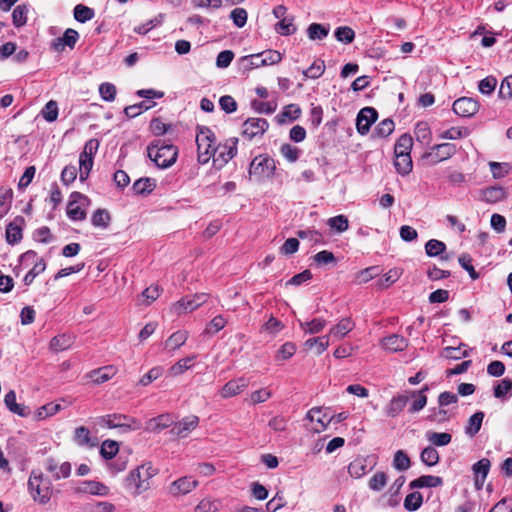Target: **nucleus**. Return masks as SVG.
Segmentation results:
<instances>
[{
    "label": "nucleus",
    "mask_w": 512,
    "mask_h": 512,
    "mask_svg": "<svg viewBox=\"0 0 512 512\" xmlns=\"http://www.w3.org/2000/svg\"><path fill=\"white\" fill-rule=\"evenodd\" d=\"M157 474V469L151 463L142 464L128 474L125 487L133 495H140L150 489V480Z\"/></svg>",
    "instance_id": "f257e3e1"
},
{
    "label": "nucleus",
    "mask_w": 512,
    "mask_h": 512,
    "mask_svg": "<svg viewBox=\"0 0 512 512\" xmlns=\"http://www.w3.org/2000/svg\"><path fill=\"white\" fill-rule=\"evenodd\" d=\"M147 156L160 169L171 167L177 160L178 148L162 140H155L147 147Z\"/></svg>",
    "instance_id": "f03ea898"
},
{
    "label": "nucleus",
    "mask_w": 512,
    "mask_h": 512,
    "mask_svg": "<svg viewBox=\"0 0 512 512\" xmlns=\"http://www.w3.org/2000/svg\"><path fill=\"white\" fill-rule=\"evenodd\" d=\"M28 491L32 499L39 504H47L53 494V486L48 477L40 470L33 469L28 479Z\"/></svg>",
    "instance_id": "7ed1b4c3"
},
{
    "label": "nucleus",
    "mask_w": 512,
    "mask_h": 512,
    "mask_svg": "<svg viewBox=\"0 0 512 512\" xmlns=\"http://www.w3.org/2000/svg\"><path fill=\"white\" fill-rule=\"evenodd\" d=\"M197 129V160L200 164H206L212 156L216 155V137L212 130L206 126H199Z\"/></svg>",
    "instance_id": "20e7f679"
},
{
    "label": "nucleus",
    "mask_w": 512,
    "mask_h": 512,
    "mask_svg": "<svg viewBox=\"0 0 512 512\" xmlns=\"http://www.w3.org/2000/svg\"><path fill=\"white\" fill-rule=\"evenodd\" d=\"M97 423L101 427L110 429L119 428L124 433L141 428V423L138 420L125 414L119 413L101 416L98 418Z\"/></svg>",
    "instance_id": "39448f33"
},
{
    "label": "nucleus",
    "mask_w": 512,
    "mask_h": 512,
    "mask_svg": "<svg viewBox=\"0 0 512 512\" xmlns=\"http://www.w3.org/2000/svg\"><path fill=\"white\" fill-rule=\"evenodd\" d=\"M20 265L25 269L29 268L23 279L26 286L31 285L34 278L44 272L46 268L44 259L39 258L37 253L33 250H29L20 256Z\"/></svg>",
    "instance_id": "423d86ee"
},
{
    "label": "nucleus",
    "mask_w": 512,
    "mask_h": 512,
    "mask_svg": "<svg viewBox=\"0 0 512 512\" xmlns=\"http://www.w3.org/2000/svg\"><path fill=\"white\" fill-rule=\"evenodd\" d=\"M90 204V199L80 192H73L70 195L66 213L73 221H82L86 218L85 208Z\"/></svg>",
    "instance_id": "0eeeda50"
},
{
    "label": "nucleus",
    "mask_w": 512,
    "mask_h": 512,
    "mask_svg": "<svg viewBox=\"0 0 512 512\" xmlns=\"http://www.w3.org/2000/svg\"><path fill=\"white\" fill-rule=\"evenodd\" d=\"M457 151L456 145L453 143L436 144L423 155V158L431 165H436L442 161L451 158Z\"/></svg>",
    "instance_id": "6e6552de"
},
{
    "label": "nucleus",
    "mask_w": 512,
    "mask_h": 512,
    "mask_svg": "<svg viewBox=\"0 0 512 512\" xmlns=\"http://www.w3.org/2000/svg\"><path fill=\"white\" fill-rule=\"evenodd\" d=\"M276 169L275 162L272 158L264 155L255 157L249 168V174L258 178L271 177Z\"/></svg>",
    "instance_id": "1a4fd4ad"
},
{
    "label": "nucleus",
    "mask_w": 512,
    "mask_h": 512,
    "mask_svg": "<svg viewBox=\"0 0 512 512\" xmlns=\"http://www.w3.org/2000/svg\"><path fill=\"white\" fill-rule=\"evenodd\" d=\"M378 113L373 107L362 108L356 118V128L359 134L366 135L371 125L377 120Z\"/></svg>",
    "instance_id": "9d476101"
},
{
    "label": "nucleus",
    "mask_w": 512,
    "mask_h": 512,
    "mask_svg": "<svg viewBox=\"0 0 512 512\" xmlns=\"http://www.w3.org/2000/svg\"><path fill=\"white\" fill-rule=\"evenodd\" d=\"M207 300L206 293H199L193 296H186L176 302L173 306L174 311L177 314H181L182 312H191L205 303Z\"/></svg>",
    "instance_id": "9b49d317"
},
{
    "label": "nucleus",
    "mask_w": 512,
    "mask_h": 512,
    "mask_svg": "<svg viewBox=\"0 0 512 512\" xmlns=\"http://www.w3.org/2000/svg\"><path fill=\"white\" fill-rule=\"evenodd\" d=\"M269 127V123L264 118H249L243 123V136L252 139L263 135Z\"/></svg>",
    "instance_id": "f8f14e48"
},
{
    "label": "nucleus",
    "mask_w": 512,
    "mask_h": 512,
    "mask_svg": "<svg viewBox=\"0 0 512 512\" xmlns=\"http://www.w3.org/2000/svg\"><path fill=\"white\" fill-rule=\"evenodd\" d=\"M453 111L461 117H472L479 110V103L470 97H461L454 101Z\"/></svg>",
    "instance_id": "ddd939ff"
},
{
    "label": "nucleus",
    "mask_w": 512,
    "mask_h": 512,
    "mask_svg": "<svg viewBox=\"0 0 512 512\" xmlns=\"http://www.w3.org/2000/svg\"><path fill=\"white\" fill-rule=\"evenodd\" d=\"M237 138H230L223 145H219L216 147V157L214 158V163L220 162V167L228 163L229 160L235 157L237 154Z\"/></svg>",
    "instance_id": "4468645a"
},
{
    "label": "nucleus",
    "mask_w": 512,
    "mask_h": 512,
    "mask_svg": "<svg viewBox=\"0 0 512 512\" xmlns=\"http://www.w3.org/2000/svg\"><path fill=\"white\" fill-rule=\"evenodd\" d=\"M199 424V418L190 415L175 423L171 429V434L178 437H186Z\"/></svg>",
    "instance_id": "2eb2a0df"
},
{
    "label": "nucleus",
    "mask_w": 512,
    "mask_h": 512,
    "mask_svg": "<svg viewBox=\"0 0 512 512\" xmlns=\"http://www.w3.org/2000/svg\"><path fill=\"white\" fill-rule=\"evenodd\" d=\"M78 39L79 33L72 28H68L65 30L62 37L53 40L51 47L57 52L63 51L65 46H68L70 49H73Z\"/></svg>",
    "instance_id": "dca6fc26"
},
{
    "label": "nucleus",
    "mask_w": 512,
    "mask_h": 512,
    "mask_svg": "<svg viewBox=\"0 0 512 512\" xmlns=\"http://www.w3.org/2000/svg\"><path fill=\"white\" fill-rule=\"evenodd\" d=\"M45 468L48 472L52 473L55 480L68 478L71 474V464L69 462H64L59 466L53 457L46 459Z\"/></svg>",
    "instance_id": "f3484780"
},
{
    "label": "nucleus",
    "mask_w": 512,
    "mask_h": 512,
    "mask_svg": "<svg viewBox=\"0 0 512 512\" xmlns=\"http://www.w3.org/2000/svg\"><path fill=\"white\" fill-rule=\"evenodd\" d=\"M409 396L406 394H398L392 397L389 403L385 406L384 412L387 417H397L405 408L409 401Z\"/></svg>",
    "instance_id": "a211bd4d"
},
{
    "label": "nucleus",
    "mask_w": 512,
    "mask_h": 512,
    "mask_svg": "<svg viewBox=\"0 0 512 512\" xmlns=\"http://www.w3.org/2000/svg\"><path fill=\"white\" fill-rule=\"evenodd\" d=\"M198 485L196 480L192 477H181L176 481L172 482L169 492L173 496L185 495L195 489Z\"/></svg>",
    "instance_id": "6ab92c4d"
},
{
    "label": "nucleus",
    "mask_w": 512,
    "mask_h": 512,
    "mask_svg": "<svg viewBox=\"0 0 512 512\" xmlns=\"http://www.w3.org/2000/svg\"><path fill=\"white\" fill-rule=\"evenodd\" d=\"M248 386V380L244 377L228 381L221 389L223 398H230L240 394Z\"/></svg>",
    "instance_id": "aec40b11"
},
{
    "label": "nucleus",
    "mask_w": 512,
    "mask_h": 512,
    "mask_svg": "<svg viewBox=\"0 0 512 512\" xmlns=\"http://www.w3.org/2000/svg\"><path fill=\"white\" fill-rule=\"evenodd\" d=\"M24 223L23 217H17L11 223L6 226V241L7 243L14 245L22 239V224Z\"/></svg>",
    "instance_id": "412c9836"
},
{
    "label": "nucleus",
    "mask_w": 512,
    "mask_h": 512,
    "mask_svg": "<svg viewBox=\"0 0 512 512\" xmlns=\"http://www.w3.org/2000/svg\"><path fill=\"white\" fill-rule=\"evenodd\" d=\"M4 403L8 410L21 417H26L30 414V409L23 404L16 402V393L14 390H10L4 397Z\"/></svg>",
    "instance_id": "4be33fe9"
},
{
    "label": "nucleus",
    "mask_w": 512,
    "mask_h": 512,
    "mask_svg": "<svg viewBox=\"0 0 512 512\" xmlns=\"http://www.w3.org/2000/svg\"><path fill=\"white\" fill-rule=\"evenodd\" d=\"M382 346L391 352H399L407 348L408 340L401 335L392 334L383 338Z\"/></svg>",
    "instance_id": "5701e85b"
},
{
    "label": "nucleus",
    "mask_w": 512,
    "mask_h": 512,
    "mask_svg": "<svg viewBox=\"0 0 512 512\" xmlns=\"http://www.w3.org/2000/svg\"><path fill=\"white\" fill-rule=\"evenodd\" d=\"M355 327V323L351 318H343L336 325H334L329 331V337L336 339H342Z\"/></svg>",
    "instance_id": "b1692460"
},
{
    "label": "nucleus",
    "mask_w": 512,
    "mask_h": 512,
    "mask_svg": "<svg viewBox=\"0 0 512 512\" xmlns=\"http://www.w3.org/2000/svg\"><path fill=\"white\" fill-rule=\"evenodd\" d=\"M443 485V479L439 476L433 475H422L409 483L410 489L417 488H432L439 487Z\"/></svg>",
    "instance_id": "393cba45"
},
{
    "label": "nucleus",
    "mask_w": 512,
    "mask_h": 512,
    "mask_svg": "<svg viewBox=\"0 0 512 512\" xmlns=\"http://www.w3.org/2000/svg\"><path fill=\"white\" fill-rule=\"evenodd\" d=\"M78 492L105 496L108 493V487L101 482L86 480L81 483Z\"/></svg>",
    "instance_id": "a878e982"
},
{
    "label": "nucleus",
    "mask_w": 512,
    "mask_h": 512,
    "mask_svg": "<svg viewBox=\"0 0 512 512\" xmlns=\"http://www.w3.org/2000/svg\"><path fill=\"white\" fill-rule=\"evenodd\" d=\"M308 417L311 421H316L320 425V428L315 429L318 432L325 430L330 422L334 419V416H331V414L326 412L323 413L321 408L318 407L310 409L308 412Z\"/></svg>",
    "instance_id": "bb28decb"
},
{
    "label": "nucleus",
    "mask_w": 512,
    "mask_h": 512,
    "mask_svg": "<svg viewBox=\"0 0 512 512\" xmlns=\"http://www.w3.org/2000/svg\"><path fill=\"white\" fill-rule=\"evenodd\" d=\"M115 368L113 366H104L89 372L88 377L95 384H102L115 375Z\"/></svg>",
    "instance_id": "cd10ccee"
},
{
    "label": "nucleus",
    "mask_w": 512,
    "mask_h": 512,
    "mask_svg": "<svg viewBox=\"0 0 512 512\" xmlns=\"http://www.w3.org/2000/svg\"><path fill=\"white\" fill-rule=\"evenodd\" d=\"M485 414L483 411H477L468 419L465 426V434L470 438L475 437L481 429Z\"/></svg>",
    "instance_id": "c85d7f7f"
},
{
    "label": "nucleus",
    "mask_w": 512,
    "mask_h": 512,
    "mask_svg": "<svg viewBox=\"0 0 512 512\" xmlns=\"http://www.w3.org/2000/svg\"><path fill=\"white\" fill-rule=\"evenodd\" d=\"M156 188V181L153 178L143 177L136 180L132 190L136 195H148Z\"/></svg>",
    "instance_id": "c756f323"
},
{
    "label": "nucleus",
    "mask_w": 512,
    "mask_h": 512,
    "mask_svg": "<svg viewBox=\"0 0 512 512\" xmlns=\"http://www.w3.org/2000/svg\"><path fill=\"white\" fill-rule=\"evenodd\" d=\"M507 192L499 186H491L482 190V199L487 203H497L506 198Z\"/></svg>",
    "instance_id": "7c9ffc66"
},
{
    "label": "nucleus",
    "mask_w": 512,
    "mask_h": 512,
    "mask_svg": "<svg viewBox=\"0 0 512 512\" xmlns=\"http://www.w3.org/2000/svg\"><path fill=\"white\" fill-rule=\"evenodd\" d=\"M382 271L383 270L380 266H371V267L365 268L356 274L355 284L356 285L366 284L370 280L380 276Z\"/></svg>",
    "instance_id": "2f4dec72"
},
{
    "label": "nucleus",
    "mask_w": 512,
    "mask_h": 512,
    "mask_svg": "<svg viewBox=\"0 0 512 512\" xmlns=\"http://www.w3.org/2000/svg\"><path fill=\"white\" fill-rule=\"evenodd\" d=\"M74 441L79 446L94 447L96 445L95 439L90 437V431L84 426H80L74 431Z\"/></svg>",
    "instance_id": "473e14b6"
},
{
    "label": "nucleus",
    "mask_w": 512,
    "mask_h": 512,
    "mask_svg": "<svg viewBox=\"0 0 512 512\" xmlns=\"http://www.w3.org/2000/svg\"><path fill=\"white\" fill-rule=\"evenodd\" d=\"M301 114V109L296 104H290L284 107L283 111L276 116L278 123L283 124L287 121L296 120Z\"/></svg>",
    "instance_id": "72a5a7b5"
},
{
    "label": "nucleus",
    "mask_w": 512,
    "mask_h": 512,
    "mask_svg": "<svg viewBox=\"0 0 512 512\" xmlns=\"http://www.w3.org/2000/svg\"><path fill=\"white\" fill-rule=\"evenodd\" d=\"M394 166L400 175H408L413 167L411 155H395Z\"/></svg>",
    "instance_id": "f704fd0d"
},
{
    "label": "nucleus",
    "mask_w": 512,
    "mask_h": 512,
    "mask_svg": "<svg viewBox=\"0 0 512 512\" xmlns=\"http://www.w3.org/2000/svg\"><path fill=\"white\" fill-rule=\"evenodd\" d=\"M304 345L307 350H312L315 348L316 353L321 354L329 346V336L324 335L320 337L309 338L308 340L305 341Z\"/></svg>",
    "instance_id": "c9c22d12"
},
{
    "label": "nucleus",
    "mask_w": 512,
    "mask_h": 512,
    "mask_svg": "<svg viewBox=\"0 0 512 512\" xmlns=\"http://www.w3.org/2000/svg\"><path fill=\"white\" fill-rule=\"evenodd\" d=\"M188 338V332L185 330H179L174 332L165 342V348L172 351L181 347Z\"/></svg>",
    "instance_id": "e433bc0d"
},
{
    "label": "nucleus",
    "mask_w": 512,
    "mask_h": 512,
    "mask_svg": "<svg viewBox=\"0 0 512 512\" xmlns=\"http://www.w3.org/2000/svg\"><path fill=\"white\" fill-rule=\"evenodd\" d=\"M413 146V139L408 134L401 135L394 148L395 155H410Z\"/></svg>",
    "instance_id": "4c0bfd02"
},
{
    "label": "nucleus",
    "mask_w": 512,
    "mask_h": 512,
    "mask_svg": "<svg viewBox=\"0 0 512 512\" xmlns=\"http://www.w3.org/2000/svg\"><path fill=\"white\" fill-rule=\"evenodd\" d=\"M249 58L259 59L261 58V64L265 65H273L277 64L282 60V55L280 52L276 50H267L260 54L251 55Z\"/></svg>",
    "instance_id": "58836bf2"
},
{
    "label": "nucleus",
    "mask_w": 512,
    "mask_h": 512,
    "mask_svg": "<svg viewBox=\"0 0 512 512\" xmlns=\"http://www.w3.org/2000/svg\"><path fill=\"white\" fill-rule=\"evenodd\" d=\"M329 34V27L319 23H312L307 28V36L310 40H322Z\"/></svg>",
    "instance_id": "ea45409f"
},
{
    "label": "nucleus",
    "mask_w": 512,
    "mask_h": 512,
    "mask_svg": "<svg viewBox=\"0 0 512 512\" xmlns=\"http://www.w3.org/2000/svg\"><path fill=\"white\" fill-rule=\"evenodd\" d=\"M348 472L353 478H361L367 473V463L364 458L354 459L348 466Z\"/></svg>",
    "instance_id": "a19ab883"
},
{
    "label": "nucleus",
    "mask_w": 512,
    "mask_h": 512,
    "mask_svg": "<svg viewBox=\"0 0 512 512\" xmlns=\"http://www.w3.org/2000/svg\"><path fill=\"white\" fill-rule=\"evenodd\" d=\"M395 125L393 120L387 118L382 120L373 130L372 136L375 138H385L394 131Z\"/></svg>",
    "instance_id": "79ce46f5"
},
{
    "label": "nucleus",
    "mask_w": 512,
    "mask_h": 512,
    "mask_svg": "<svg viewBox=\"0 0 512 512\" xmlns=\"http://www.w3.org/2000/svg\"><path fill=\"white\" fill-rule=\"evenodd\" d=\"M74 18L80 23H85L94 18L95 12L92 8L83 4H77L73 10Z\"/></svg>",
    "instance_id": "37998d69"
},
{
    "label": "nucleus",
    "mask_w": 512,
    "mask_h": 512,
    "mask_svg": "<svg viewBox=\"0 0 512 512\" xmlns=\"http://www.w3.org/2000/svg\"><path fill=\"white\" fill-rule=\"evenodd\" d=\"M294 18L293 17H286L284 19H281L276 25L275 30L277 33L283 36L292 35L296 32V26L293 23Z\"/></svg>",
    "instance_id": "c03bdc74"
},
{
    "label": "nucleus",
    "mask_w": 512,
    "mask_h": 512,
    "mask_svg": "<svg viewBox=\"0 0 512 512\" xmlns=\"http://www.w3.org/2000/svg\"><path fill=\"white\" fill-rule=\"evenodd\" d=\"M427 440L435 446H446L452 440V435L446 432H427L426 433Z\"/></svg>",
    "instance_id": "a18cd8bd"
},
{
    "label": "nucleus",
    "mask_w": 512,
    "mask_h": 512,
    "mask_svg": "<svg viewBox=\"0 0 512 512\" xmlns=\"http://www.w3.org/2000/svg\"><path fill=\"white\" fill-rule=\"evenodd\" d=\"M420 459L425 465L432 467L439 462L440 457L438 451L434 447L428 446L422 450Z\"/></svg>",
    "instance_id": "49530a36"
},
{
    "label": "nucleus",
    "mask_w": 512,
    "mask_h": 512,
    "mask_svg": "<svg viewBox=\"0 0 512 512\" xmlns=\"http://www.w3.org/2000/svg\"><path fill=\"white\" fill-rule=\"evenodd\" d=\"M423 504V496L420 492L415 491L408 494L404 500V508L408 511H416Z\"/></svg>",
    "instance_id": "de8ad7c7"
},
{
    "label": "nucleus",
    "mask_w": 512,
    "mask_h": 512,
    "mask_svg": "<svg viewBox=\"0 0 512 512\" xmlns=\"http://www.w3.org/2000/svg\"><path fill=\"white\" fill-rule=\"evenodd\" d=\"M325 71V63L323 60L314 61L306 70L303 71V75L306 78L318 79L323 75Z\"/></svg>",
    "instance_id": "09e8293b"
},
{
    "label": "nucleus",
    "mask_w": 512,
    "mask_h": 512,
    "mask_svg": "<svg viewBox=\"0 0 512 512\" xmlns=\"http://www.w3.org/2000/svg\"><path fill=\"white\" fill-rule=\"evenodd\" d=\"M159 296V290H142L135 298V302L137 306H148Z\"/></svg>",
    "instance_id": "8fccbe9b"
},
{
    "label": "nucleus",
    "mask_w": 512,
    "mask_h": 512,
    "mask_svg": "<svg viewBox=\"0 0 512 512\" xmlns=\"http://www.w3.org/2000/svg\"><path fill=\"white\" fill-rule=\"evenodd\" d=\"M109 222L110 215L105 209H97L91 217V223L95 227L107 228Z\"/></svg>",
    "instance_id": "3c124183"
},
{
    "label": "nucleus",
    "mask_w": 512,
    "mask_h": 512,
    "mask_svg": "<svg viewBox=\"0 0 512 512\" xmlns=\"http://www.w3.org/2000/svg\"><path fill=\"white\" fill-rule=\"evenodd\" d=\"M388 477L386 473L379 471L376 472L369 480L368 486L372 491L379 492L387 484Z\"/></svg>",
    "instance_id": "603ef678"
},
{
    "label": "nucleus",
    "mask_w": 512,
    "mask_h": 512,
    "mask_svg": "<svg viewBox=\"0 0 512 512\" xmlns=\"http://www.w3.org/2000/svg\"><path fill=\"white\" fill-rule=\"evenodd\" d=\"M410 466L411 461L408 455L402 450L396 451L393 459V467L398 471H406Z\"/></svg>",
    "instance_id": "864d4df0"
},
{
    "label": "nucleus",
    "mask_w": 512,
    "mask_h": 512,
    "mask_svg": "<svg viewBox=\"0 0 512 512\" xmlns=\"http://www.w3.org/2000/svg\"><path fill=\"white\" fill-rule=\"evenodd\" d=\"M28 7L26 5H18L12 12V21L14 26L22 27L27 22Z\"/></svg>",
    "instance_id": "5fc2aeb1"
},
{
    "label": "nucleus",
    "mask_w": 512,
    "mask_h": 512,
    "mask_svg": "<svg viewBox=\"0 0 512 512\" xmlns=\"http://www.w3.org/2000/svg\"><path fill=\"white\" fill-rule=\"evenodd\" d=\"M469 135L468 128L464 127H451L450 129L442 132L439 137L441 139L456 140L467 137Z\"/></svg>",
    "instance_id": "6e6d98bb"
},
{
    "label": "nucleus",
    "mask_w": 512,
    "mask_h": 512,
    "mask_svg": "<svg viewBox=\"0 0 512 512\" xmlns=\"http://www.w3.org/2000/svg\"><path fill=\"white\" fill-rule=\"evenodd\" d=\"M335 38L342 43L349 44L355 38V32L348 26L338 27L334 32Z\"/></svg>",
    "instance_id": "4d7b16f0"
},
{
    "label": "nucleus",
    "mask_w": 512,
    "mask_h": 512,
    "mask_svg": "<svg viewBox=\"0 0 512 512\" xmlns=\"http://www.w3.org/2000/svg\"><path fill=\"white\" fill-rule=\"evenodd\" d=\"M119 450V445L116 441L113 440H105L100 449V453L103 458L110 460L114 458Z\"/></svg>",
    "instance_id": "13d9d810"
},
{
    "label": "nucleus",
    "mask_w": 512,
    "mask_h": 512,
    "mask_svg": "<svg viewBox=\"0 0 512 512\" xmlns=\"http://www.w3.org/2000/svg\"><path fill=\"white\" fill-rule=\"evenodd\" d=\"M445 249V243L436 239L429 240L425 245L426 254L430 257H435L442 254Z\"/></svg>",
    "instance_id": "bf43d9fd"
},
{
    "label": "nucleus",
    "mask_w": 512,
    "mask_h": 512,
    "mask_svg": "<svg viewBox=\"0 0 512 512\" xmlns=\"http://www.w3.org/2000/svg\"><path fill=\"white\" fill-rule=\"evenodd\" d=\"M195 359V356H189L183 359H180L178 362H176L171 368H170V374L171 375H180L184 373L186 370L191 368L192 362Z\"/></svg>",
    "instance_id": "052dcab7"
},
{
    "label": "nucleus",
    "mask_w": 512,
    "mask_h": 512,
    "mask_svg": "<svg viewBox=\"0 0 512 512\" xmlns=\"http://www.w3.org/2000/svg\"><path fill=\"white\" fill-rule=\"evenodd\" d=\"M491 462L488 458H482L479 461H477L472 466L473 473L475 476L481 477V478H487V475L490 471Z\"/></svg>",
    "instance_id": "680f3d73"
},
{
    "label": "nucleus",
    "mask_w": 512,
    "mask_h": 512,
    "mask_svg": "<svg viewBox=\"0 0 512 512\" xmlns=\"http://www.w3.org/2000/svg\"><path fill=\"white\" fill-rule=\"evenodd\" d=\"M93 164H94V161H93V158L91 157H83V156H79V179L80 181H85L88 176H89V173L90 171L92 170V167H93Z\"/></svg>",
    "instance_id": "e2e57ef3"
},
{
    "label": "nucleus",
    "mask_w": 512,
    "mask_h": 512,
    "mask_svg": "<svg viewBox=\"0 0 512 512\" xmlns=\"http://www.w3.org/2000/svg\"><path fill=\"white\" fill-rule=\"evenodd\" d=\"M220 506V501L205 498L195 507V512H217Z\"/></svg>",
    "instance_id": "0e129e2a"
},
{
    "label": "nucleus",
    "mask_w": 512,
    "mask_h": 512,
    "mask_svg": "<svg viewBox=\"0 0 512 512\" xmlns=\"http://www.w3.org/2000/svg\"><path fill=\"white\" fill-rule=\"evenodd\" d=\"M42 116L43 118L48 122H53L58 117V105L57 102L54 100H50L46 103L42 110Z\"/></svg>",
    "instance_id": "69168bd1"
},
{
    "label": "nucleus",
    "mask_w": 512,
    "mask_h": 512,
    "mask_svg": "<svg viewBox=\"0 0 512 512\" xmlns=\"http://www.w3.org/2000/svg\"><path fill=\"white\" fill-rule=\"evenodd\" d=\"M400 277V273L398 270L394 269V270H390L388 271L386 274H384L383 276H381L378 280H377V285L380 287V288H388L390 285L394 284Z\"/></svg>",
    "instance_id": "338daca9"
},
{
    "label": "nucleus",
    "mask_w": 512,
    "mask_h": 512,
    "mask_svg": "<svg viewBox=\"0 0 512 512\" xmlns=\"http://www.w3.org/2000/svg\"><path fill=\"white\" fill-rule=\"evenodd\" d=\"M328 225L339 233L346 231L349 227L348 219L344 215H338L330 218L328 220Z\"/></svg>",
    "instance_id": "774afa93"
}]
</instances>
